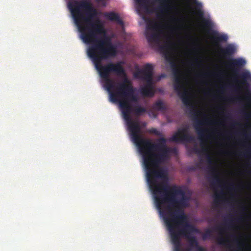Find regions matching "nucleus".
I'll list each match as a JSON object with an SVG mask.
<instances>
[{
  "label": "nucleus",
  "mask_w": 251,
  "mask_h": 251,
  "mask_svg": "<svg viewBox=\"0 0 251 251\" xmlns=\"http://www.w3.org/2000/svg\"><path fill=\"white\" fill-rule=\"evenodd\" d=\"M114 52V54H110L105 57L92 61L100 77L104 82V87L109 94L110 100L112 102H119L131 139L142 155L148 183L158 179L167 180L166 171L159 166L170 158V154L175 149L167 146V140L163 137L158 139L156 143H153L151 140L144 138L141 135L140 123L138 121L132 120L131 113L133 112L136 116H140L146 112V109L139 105H135L133 108L131 102H137L138 97L132 83L126 77L114 90V82L109 78L111 73H114L118 76H126L122 62H110L104 65L101 64L102 60L115 56L116 50Z\"/></svg>",
  "instance_id": "obj_1"
},
{
  "label": "nucleus",
  "mask_w": 251,
  "mask_h": 251,
  "mask_svg": "<svg viewBox=\"0 0 251 251\" xmlns=\"http://www.w3.org/2000/svg\"><path fill=\"white\" fill-rule=\"evenodd\" d=\"M157 180L149 183L153 196L156 206L163 218L169 231L174 251H181V237H186L190 246L197 248L199 243L191 233L197 232V229L190 224L184 208L189 206V198L182 188L176 185H169L168 179ZM183 251H190L186 249Z\"/></svg>",
  "instance_id": "obj_2"
},
{
  "label": "nucleus",
  "mask_w": 251,
  "mask_h": 251,
  "mask_svg": "<svg viewBox=\"0 0 251 251\" xmlns=\"http://www.w3.org/2000/svg\"><path fill=\"white\" fill-rule=\"evenodd\" d=\"M67 6L80 33L81 39L85 43L91 44L87 52L92 60L114 54L116 48L106 36L103 26L99 21H92L97 12L90 0H70Z\"/></svg>",
  "instance_id": "obj_3"
},
{
  "label": "nucleus",
  "mask_w": 251,
  "mask_h": 251,
  "mask_svg": "<svg viewBox=\"0 0 251 251\" xmlns=\"http://www.w3.org/2000/svg\"><path fill=\"white\" fill-rule=\"evenodd\" d=\"M161 27L160 23L153 20H149L147 22L146 37L150 44H155L159 46V50L163 54L166 60L170 63L173 74L175 76L174 84V90L181 98L184 104L193 108L189 94L181 81L179 76V70L176 64L173 55L170 52L172 50V46L168 43L160 45L161 41Z\"/></svg>",
  "instance_id": "obj_4"
},
{
  "label": "nucleus",
  "mask_w": 251,
  "mask_h": 251,
  "mask_svg": "<svg viewBox=\"0 0 251 251\" xmlns=\"http://www.w3.org/2000/svg\"><path fill=\"white\" fill-rule=\"evenodd\" d=\"M153 68L151 64L145 65L142 70L138 71L134 76L142 79L147 82V84L141 88V93L145 97H151L154 95V92L151 86Z\"/></svg>",
  "instance_id": "obj_5"
},
{
  "label": "nucleus",
  "mask_w": 251,
  "mask_h": 251,
  "mask_svg": "<svg viewBox=\"0 0 251 251\" xmlns=\"http://www.w3.org/2000/svg\"><path fill=\"white\" fill-rule=\"evenodd\" d=\"M192 115L195 121L194 127L198 134L199 138L201 141H202L207 138V136L205 134L206 130L201 128V126L205 124H218V123L214 121L210 120L208 119L200 120L199 119L200 113L198 112L193 111Z\"/></svg>",
  "instance_id": "obj_6"
},
{
  "label": "nucleus",
  "mask_w": 251,
  "mask_h": 251,
  "mask_svg": "<svg viewBox=\"0 0 251 251\" xmlns=\"http://www.w3.org/2000/svg\"><path fill=\"white\" fill-rule=\"evenodd\" d=\"M189 127L188 125L178 129L169 139L170 141L175 142H191L194 140V137L189 132Z\"/></svg>",
  "instance_id": "obj_7"
},
{
  "label": "nucleus",
  "mask_w": 251,
  "mask_h": 251,
  "mask_svg": "<svg viewBox=\"0 0 251 251\" xmlns=\"http://www.w3.org/2000/svg\"><path fill=\"white\" fill-rule=\"evenodd\" d=\"M206 158L207 163L209 164V169L210 170L212 176V186H215L216 185L221 184L222 183L221 180L220 179L218 174H217L215 167L212 165L213 164V160L212 157L208 154H206Z\"/></svg>",
  "instance_id": "obj_8"
},
{
  "label": "nucleus",
  "mask_w": 251,
  "mask_h": 251,
  "mask_svg": "<svg viewBox=\"0 0 251 251\" xmlns=\"http://www.w3.org/2000/svg\"><path fill=\"white\" fill-rule=\"evenodd\" d=\"M215 229L219 231L221 234L225 232L222 226H217ZM216 241L218 244L222 246H226L228 249H230L232 246L230 245V242L227 239L225 238L222 235H221L216 238Z\"/></svg>",
  "instance_id": "obj_9"
},
{
  "label": "nucleus",
  "mask_w": 251,
  "mask_h": 251,
  "mask_svg": "<svg viewBox=\"0 0 251 251\" xmlns=\"http://www.w3.org/2000/svg\"><path fill=\"white\" fill-rule=\"evenodd\" d=\"M246 61L241 58L231 59L229 61L228 66L230 68L234 69L236 71V70L243 67L246 64Z\"/></svg>",
  "instance_id": "obj_10"
},
{
  "label": "nucleus",
  "mask_w": 251,
  "mask_h": 251,
  "mask_svg": "<svg viewBox=\"0 0 251 251\" xmlns=\"http://www.w3.org/2000/svg\"><path fill=\"white\" fill-rule=\"evenodd\" d=\"M104 17L107 20L112 22H116L120 25H123L124 24L123 21L120 18L119 15L114 12H110L105 13Z\"/></svg>",
  "instance_id": "obj_11"
},
{
  "label": "nucleus",
  "mask_w": 251,
  "mask_h": 251,
  "mask_svg": "<svg viewBox=\"0 0 251 251\" xmlns=\"http://www.w3.org/2000/svg\"><path fill=\"white\" fill-rule=\"evenodd\" d=\"M220 51L224 56L229 57L235 53L236 48L232 45H228L224 48H220Z\"/></svg>",
  "instance_id": "obj_12"
},
{
  "label": "nucleus",
  "mask_w": 251,
  "mask_h": 251,
  "mask_svg": "<svg viewBox=\"0 0 251 251\" xmlns=\"http://www.w3.org/2000/svg\"><path fill=\"white\" fill-rule=\"evenodd\" d=\"M152 108L156 110L165 111L167 108L161 100H157L152 105Z\"/></svg>",
  "instance_id": "obj_13"
},
{
  "label": "nucleus",
  "mask_w": 251,
  "mask_h": 251,
  "mask_svg": "<svg viewBox=\"0 0 251 251\" xmlns=\"http://www.w3.org/2000/svg\"><path fill=\"white\" fill-rule=\"evenodd\" d=\"M160 3V5L157 8V11L164 12L169 9L170 2L168 0H161Z\"/></svg>",
  "instance_id": "obj_14"
},
{
  "label": "nucleus",
  "mask_w": 251,
  "mask_h": 251,
  "mask_svg": "<svg viewBox=\"0 0 251 251\" xmlns=\"http://www.w3.org/2000/svg\"><path fill=\"white\" fill-rule=\"evenodd\" d=\"M136 3L138 4L140 8H143L147 11L149 10L148 3L149 0H135Z\"/></svg>",
  "instance_id": "obj_15"
},
{
  "label": "nucleus",
  "mask_w": 251,
  "mask_h": 251,
  "mask_svg": "<svg viewBox=\"0 0 251 251\" xmlns=\"http://www.w3.org/2000/svg\"><path fill=\"white\" fill-rule=\"evenodd\" d=\"M193 151L197 153H202L206 152L207 151V148L206 147H202L201 150H199L197 147H195Z\"/></svg>",
  "instance_id": "obj_16"
},
{
  "label": "nucleus",
  "mask_w": 251,
  "mask_h": 251,
  "mask_svg": "<svg viewBox=\"0 0 251 251\" xmlns=\"http://www.w3.org/2000/svg\"><path fill=\"white\" fill-rule=\"evenodd\" d=\"M149 132L151 133L154 134V135L158 136L161 135V132L154 128H151L149 130Z\"/></svg>",
  "instance_id": "obj_17"
},
{
  "label": "nucleus",
  "mask_w": 251,
  "mask_h": 251,
  "mask_svg": "<svg viewBox=\"0 0 251 251\" xmlns=\"http://www.w3.org/2000/svg\"><path fill=\"white\" fill-rule=\"evenodd\" d=\"M211 235V231L209 229H207L206 230L203 235V238L205 239L207 237H210Z\"/></svg>",
  "instance_id": "obj_18"
},
{
  "label": "nucleus",
  "mask_w": 251,
  "mask_h": 251,
  "mask_svg": "<svg viewBox=\"0 0 251 251\" xmlns=\"http://www.w3.org/2000/svg\"><path fill=\"white\" fill-rule=\"evenodd\" d=\"M235 188V184L233 183H230V186L227 188V190L229 191H232Z\"/></svg>",
  "instance_id": "obj_19"
},
{
  "label": "nucleus",
  "mask_w": 251,
  "mask_h": 251,
  "mask_svg": "<svg viewBox=\"0 0 251 251\" xmlns=\"http://www.w3.org/2000/svg\"><path fill=\"white\" fill-rule=\"evenodd\" d=\"M222 198V196L220 194H216L215 196V201L216 202Z\"/></svg>",
  "instance_id": "obj_20"
},
{
  "label": "nucleus",
  "mask_w": 251,
  "mask_h": 251,
  "mask_svg": "<svg viewBox=\"0 0 251 251\" xmlns=\"http://www.w3.org/2000/svg\"><path fill=\"white\" fill-rule=\"evenodd\" d=\"M196 249L197 250V251H205V249L203 247H201L200 246Z\"/></svg>",
  "instance_id": "obj_21"
},
{
  "label": "nucleus",
  "mask_w": 251,
  "mask_h": 251,
  "mask_svg": "<svg viewBox=\"0 0 251 251\" xmlns=\"http://www.w3.org/2000/svg\"><path fill=\"white\" fill-rule=\"evenodd\" d=\"M98 2H101L103 6H105L106 0H96Z\"/></svg>",
  "instance_id": "obj_22"
},
{
  "label": "nucleus",
  "mask_w": 251,
  "mask_h": 251,
  "mask_svg": "<svg viewBox=\"0 0 251 251\" xmlns=\"http://www.w3.org/2000/svg\"><path fill=\"white\" fill-rule=\"evenodd\" d=\"M192 63H193V64L195 66H197L199 64V62L197 60H195V61H193Z\"/></svg>",
  "instance_id": "obj_23"
},
{
  "label": "nucleus",
  "mask_w": 251,
  "mask_h": 251,
  "mask_svg": "<svg viewBox=\"0 0 251 251\" xmlns=\"http://www.w3.org/2000/svg\"><path fill=\"white\" fill-rule=\"evenodd\" d=\"M157 17L158 18H161L162 17V15L161 13H158L157 14Z\"/></svg>",
  "instance_id": "obj_24"
},
{
  "label": "nucleus",
  "mask_w": 251,
  "mask_h": 251,
  "mask_svg": "<svg viewBox=\"0 0 251 251\" xmlns=\"http://www.w3.org/2000/svg\"><path fill=\"white\" fill-rule=\"evenodd\" d=\"M197 167L198 168H200V164H197Z\"/></svg>",
  "instance_id": "obj_25"
},
{
  "label": "nucleus",
  "mask_w": 251,
  "mask_h": 251,
  "mask_svg": "<svg viewBox=\"0 0 251 251\" xmlns=\"http://www.w3.org/2000/svg\"><path fill=\"white\" fill-rule=\"evenodd\" d=\"M235 99H234V98H232V99H231V100H235Z\"/></svg>",
  "instance_id": "obj_26"
},
{
  "label": "nucleus",
  "mask_w": 251,
  "mask_h": 251,
  "mask_svg": "<svg viewBox=\"0 0 251 251\" xmlns=\"http://www.w3.org/2000/svg\"><path fill=\"white\" fill-rule=\"evenodd\" d=\"M247 116L248 117H249V114H247Z\"/></svg>",
  "instance_id": "obj_27"
},
{
  "label": "nucleus",
  "mask_w": 251,
  "mask_h": 251,
  "mask_svg": "<svg viewBox=\"0 0 251 251\" xmlns=\"http://www.w3.org/2000/svg\"><path fill=\"white\" fill-rule=\"evenodd\" d=\"M225 225H226V226H227V223H226V224H225Z\"/></svg>",
  "instance_id": "obj_28"
}]
</instances>
